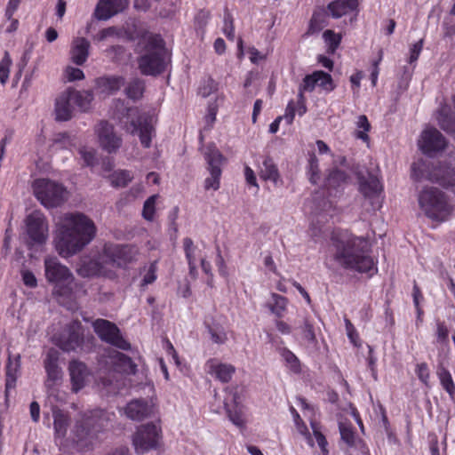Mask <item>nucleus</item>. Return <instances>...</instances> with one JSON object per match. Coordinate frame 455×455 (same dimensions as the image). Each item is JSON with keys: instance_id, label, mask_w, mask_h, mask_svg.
<instances>
[{"instance_id": "nucleus-59", "label": "nucleus", "mask_w": 455, "mask_h": 455, "mask_svg": "<svg viewBox=\"0 0 455 455\" xmlns=\"http://www.w3.org/2000/svg\"><path fill=\"white\" fill-rule=\"evenodd\" d=\"M345 324H346V331H347L348 339L355 346H356V347L359 346V344H358L359 336H358V333L356 332L355 328L354 327V325L348 319H345Z\"/></svg>"}, {"instance_id": "nucleus-15", "label": "nucleus", "mask_w": 455, "mask_h": 455, "mask_svg": "<svg viewBox=\"0 0 455 455\" xmlns=\"http://www.w3.org/2000/svg\"><path fill=\"white\" fill-rule=\"evenodd\" d=\"M29 238L36 243H43L48 237V224L45 216L39 211L30 213L26 219Z\"/></svg>"}, {"instance_id": "nucleus-47", "label": "nucleus", "mask_w": 455, "mask_h": 455, "mask_svg": "<svg viewBox=\"0 0 455 455\" xmlns=\"http://www.w3.org/2000/svg\"><path fill=\"white\" fill-rule=\"evenodd\" d=\"M11 65L12 59L10 54L8 52H5L0 61V82L2 84H4L8 80Z\"/></svg>"}, {"instance_id": "nucleus-14", "label": "nucleus", "mask_w": 455, "mask_h": 455, "mask_svg": "<svg viewBox=\"0 0 455 455\" xmlns=\"http://www.w3.org/2000/svg\"><path fill=\"white\" fill-rule=\"evenodd\" d=\"M105 254L108 260L118 267H125L137 259L139 249L135 245H112L105 248Z\"/></svg>"}, {"instance_id": "nucleus-22", "label": "nucleus", "mask_w": 455, "mask_h": 455, "mask_svg": "<svg viewBox=\"0 0 455 455\" xmlns=\"http://www.w3.org/2000/svg\"><path fill=\"white\" fill-rule=\"evenodd\" d=\"M74 101L69 89L61 92L55 100V115L58 121H68L72 118Z\"/></svg>"}, {"instance_id": "nucleus-26", "label": "nucleus", "mask_w": 455, "mask_h": 455, "mask_svg": "<svg viewBox=\"0 0 455 455\" xmlns=\"http://www.w3.org/2000/svg\"><path fill=\"white\" fill-rule=\"evenodd\" d=\"M20 367V356L19 355L14 358V360H12L11 357H9L8 363L6 365V373H5L4 395H5L6 404H8L11 390L15 388Z\"/></svg>"}, {"instance_id": "nucleus-23", "label": "nucleus", "mask_w": 455, "mask_h": 455, "mask_svg": "<svg viewBox=\"0 0 455 455\" xmlns=\"http://www.w3.org/2000/svg\"><path fill=\"white\" fill-rule=\"evenodd\" d=\"M68 371L72 383V389L75 392H78L86 384L90 374L89 370L84 363L73 360L69 363Z\"/></svg>"}, {"instance_id": "nucleus-2", "label": "nucleus", "mask_w": 455, "mask_h": 455, "mask_svg": "<svg viewBox=\"0 0 455 455\" xmlns=\"http://www.w3.org/2000/svg\"><path fill=\"white\" fill-rule=\"evenodd\" d=\"M97 232L94 222L81 212L65 214L58 227L55 248L61 257L68 258L88 245Z\"/></svg>"}, {"instance_id": "nucleus-38", "label": "nucleus", "mask_w": 455, "mask_h": 455, "mask_svg": "<svg viewBox=\"0 0 455 455\" xmlns=\"http://www.w3.org/2000/svg\"><path fill=\"white\" fill-rule=\"evenodd\" d=\"M300 335L302 339L307 342L308 345L316 346L317 339L314 324L308 318H305L302 325L299 327Z\"/></svg>"}, {"instance_id": "nucleus-28", "label": "nucleus", "mask_w": 455, "mask_h": 455, "mask_svg": "<svg viewBox=\"0 0 455 455\" xmlns=\"http://www.w3.org/2000/svg\"><path fill=\"white\" fill-rule=\"evenodd\" d=\"M339 430L341 441L345 443L347 447L358 448L363 443V441L356 435L355 428L350 422H339Z\"/></svg>"}, {"instance_id": "nucleus-3", "label": "nucleus", "mask_w": 455, "mask_h": 455, "mask_svg": "<svg viewBox=\"0 0 455 455\" xmlns=\"http://www.w3.org/2000/svg\"><path fill=\"white\" fill-rule=\"evenodd\" d=\"M44 263L45 278L54 284L52 294L58 303L68 310H77V299L85 294V290L75 283L71 271L57 257L47 256Z\"/></svg>"}, {"instance_id": "nucleus-55", "label": "nucleus", "mask_w": 455, "mask_h": 455, "mask_svg": "<svg viewBox=\"0 0 455 455\" xmlns=\"http://www.w3.org/2000/svg\"><path fill=\"white\" fill-rule=\"evenodd\" d=\"M156 263H157L156 261L150 263V265L142 279L143 285L151 284L152 283H154L156 281V270H157Z\"/></svg>"}, {"instance_id": "nucleus-37", "label": "nucleus", "mask_w": 455, "mask_h": 455, "mask_svg": "<svg viewBox=\"0 0 455 455\" xmlns=\"http://www.w3.org/2000/svg\"><path fill=\"white\" fill-rule=\"evenodd\" d=\"M347 175L343 171L332 169L325 179L324 186L327 189H336L346 182Z\"/></svg>"}, {"instance_id": "nucleus-18", "label": "nucleus", "mask_w": 455, "mask_h": 455, "mask_svg": "<svg viewBox=\"0 0 455 455\" xmlns=\"http://www.w3.org/2000/svg\"><path fill=\"white\" fill-rule=\"evenodd\" d=\"M358 5V0H333L327 5V9L334 19H339L354 12V16L350 18V22L353 23L357 19Z\"/></svg>"}, {"instance_id": "nucleus-46", "label": "nucleus", "mask_w": 455, "mask_h": 455, "mask_svg": "<svg viewBox=\"0 0 455 455\" xmlns=\"http://www.w3.org/2000/svg\"><path fill=\"white\" fill-rule=\"evenodd\" d=\"M78 152L84 161V165L92 167L97 164L95 149L81 147Z\"/></svg>"}, {"instance_id": "nucleus-31", "label": "nucleus", "mask_w": 455, "mask_h": 455, "mask_svg": "<svg viewBox=\"0 0 455 455\" xmlns=\"http://www.w3.org/2000/svg\"><path fill=\"white\" fill-rule=\"evenodd\" d=\"M259 176L264 180H270L275 184H277L280 180V174L277 169L276 164L274 163L273 159L270 157H267L260 166Z\"/></svg>"}, {"instance_id": "nucleus-34", "label": "nucleus", "mask_w": 455, "mask_h": 455, "mask_svg": "<svg viewBox=\"0 0 455 455\" xmlns=\"http://www.w3.org/2000/svg\"><path fill=\"white\" fill-rule=\"evenodd\" d=\"M205 325L213 343L221 345L228 340L227 332L221 324L212 321V323L205 322Z\"/></svg>"}, {"instance_id": "nucleus-63", "label": "nucleus", "mask_w": 455, "mask_h": 455, "mask_svg": "<svg viewBox=\"0 0 455 455\" xmlns=\"http://www.w3.org/2000/svg\"><path fill=\"white\" fill-rule=\"evenodd\" d=\"M53 142L55 145H60V148H68L72 145V140L68 133H59L55 136Z\"/></svg>"}, {"instance_id": "nucleus-6", "label": "nucleus", "mask_w": 455, "mask_h": 455, "mask_svg": "<svg viewBox=\"0 0 455 455\" xmlns=\"http://www.w3.org/2000/svg\"><path fill=\"white\" fill-rule=\"evenodd\" d=\"M418 200L425 215L433 220L444 221L454 211L446 195L437 188H424L419 194Z\"/></svg>"}, {"instance_id": "nucleus-58", "label": "nucleus", "mask_w": 455, "mask_h": 455, "mask_svg": "<svg viewBox=\"0 0 455 455\" xmlns=\"http://www.w3.org/2000/svg\"><path fill=\"white\" fill-rule=\"evenodd\" d=\"M300 85L302 86L303 90H305L307 92H312L315 89V87L317 85V78H316L315 71L311 75L306 76Z\"/></svg>"}, {"instance_id": "nucleus-64", "label": "nucleus", "mask_w": 455, "mask_h": 455, "mask_svg": "<svg viewBox=\"0 0 455 455\" xmlns=\"http://www.w3.org/2000/svg\"><path fill=\"white\" fill-rule=\"evenodd\" d=\"M116 36H119L118 29L116 27H109V28H104V29L100 30L99 32V34L96 36V38L99 41H104L108 37Z\"/></svg>"}, {"instance_id": "nucleus-4", "label": "nucleus", "mask_w": 455, "mask_h": 455, "mask_svg": "<svg viewBox=\"0 0 455 455\" xmlns=\"http://www.w3.org/2000/svg\"><path fill=\"white\" fill-rule=\"evenodd\" d=\"M116 112L123 128L131 134H138L141 145L148 148L154 131L151 117L140 114L137 108L124 106V102L120 100L116 103Z\"/></svg>"}, {"instance_id": "nucleus-13", "label": "nucleus", "mask_w": 455, "mask_h": 455, "mask_svg": "<svg viewBox=\"0 0 455 455\" xmlns=\"http://www.w3.org/2000/svg\"><path fill=\"white\" fill-rule=\"evenodd\" d=\"M83 342L81 323L73 321L64 328L57 338L56 345L65 352H71L80 347Z\"/></svg>"}, {"instance_id": "nucleus-1", "label": "nucleus", "mask_w": 455, "mask_h": 455, "mask_svg": "<svg viewBox=\"0 0 455 455\" xmlns=\"http://www.w3.org/2000/svg\"><path fill=\"white\" fill-rule=\"evenodd\" d=\"M331 247L333 259L342 268L370 275L377 272L366 239L347 231L336 232L331 236Z\"/></svg>"}, {"instance_id": "nucleus-33", "label": "nucleus", "mask_w": 455, "mask_h": 455, "mask_svg": "<svg viewBox=\"0 0 455 455\" xmlns=\"http://www.w3.org/2000/svg\"><path fill=\"white\" fill-rule=\"evenodd\" d=\"M74 106H76L81 111H87L90 108L93 100V94L91 91H76L69 88Z\"/></svg>"}, {"instance_id": "nucleus-17", "label": "nucleus", "mask_w": 455, "mask_h": 455, "mask_svg": "<svg viewBox=\"0 0 455 455\" xmlns=\"http://www.w3.org/2000/svg\"><path fill=\"white\" fill-rule=\"evenodd\" d=\"M128 4V0H100L96 5L94 15L97 20H107L123 12Z\"/></svg>"}, {"instance_id": "nucleus-40", "label": "nucleus", "mask_w": 455, "mask_h": 455, "mask_svg": "<svg viewBox=\"0 0 455 455\" xmlns=\"http://www.w3.org/2000/svg\"><path fill=\"white\" fill-rule=\"evenodd\" d=\"M132 179L131 172L126 170L116 171L110 176L111 185L116 188L126 187Z\"/></svg>"}, {"instance_id": "nucleus-39", "label": "nucleus", "mask_w": 455, "mask_h": 455, "mask_svg": "<svg viewBox=\"0 0 455 455\" xmlns=\"http://www.w3.org/2000/svg\"><path fill=\"white\" fill-rule=\"evenodd\" d=\"M145 89L144 81L140 78H133L125 89L128 98L136 100L142 97Z\"/></svg>"}, {"instance_id": "nucleus-53", "label": "nucleus", "mask_w": 455, "mask_h": 455, "mask_svg": "<svg viewBox=\"0 0 455 455\" xmlns=\"http://www.w3.org/2000/svg\"><path fill=\"white\" fill-rule=\"evenodd\" d=\"M309 180L312 184H316L320 180L318 160L315 156H312L309 160Z\"/></svg>"}, {"instance_id": "nucleus-41", "label": "nucleus", "mask_w": 455, "mask_h": 455, "mask_svg": "<svg viewBox=\"0 0 455 455\" xmlns=\"http://www.w3.org/2000/svg\"><path fill=\"white\" fill-rule=\"evenodd\" d=\"M356 127L358 130L355 132V138L362 140L363 142H369L370 139L367 132L371 130V124L365 115L358 116Z\"/></svg>"}, {"instance_id": "nucleus-10", "label": "nucleus", "mask_w": 455, "mask_h": 455, "mask_svg": "<svg viewBox=\"0 0 455 455\" xmlns=\"http://www.w3.org/2000/svg\"><path fill=\"white\" fill-rule=\"evenodd\" d=\"M92 326L102 341L123 350L131 348V344L123 338L119 328L114 323L106 319H97Z\"/></svg>"}, {"instance_id": "nucleus-12", "label": "nucleus", "mask_w": 455, "mask_h": 455, "mask_svg": "<svg viewBox=\"0 0 455 455\" xmlns=\"http://www.w3.org/2000/svg\"><path fill=\"white\" fill-rule=\"evenodd\" d=\"M205 160L208 164L210 176L204 180V189L214 191L220 188V180L221 176L220 165L223 161V156L215 147H209L205 153Z\"/></svg>"}, {"instance_id": "nucleus-7", "label": "nucleus", "mask_w": 455, "mask_h": 455, "mask_svg": "<svg viewBox=\"0 0 455 455\" xmlns=\"http://www.w3.org/2000/svg\"><path fill=\"white\" fill-rule=\"evenodd\" d=\"M36 199L46 208H55L64 204L68 197L66 188L48 179H38L33 183Z\"/></svg>"}, {"instance_id": "nucleus-20", "label": "nucleus", "mask_w": 455, "mask_h": 455, "mask_svg": "<svg viewBox=\"0 0 455 455\" xmlns=\"http://www.w3.org/2000/svg\"><path fill=\"white\" fill-rule=\"evenodd\" d=\"M427 179L436 182L445 188L451 189L455 194V170L446 166L435 167L428 174Z\"/></svg>"}, {"instance_id": "nucleus-43", "label": "nucleus", "mask_w": 455, "mask_h": 455, "mask_svg": "<svg viewBox=\"0 0 455 455\" xmlns=\"http://www.w3.org/2000/svg\"><path fill=\"white\" fill-rule=\"evenodd\" d=\"M323 37L328 47V52L334 53L341 42V35L336 34L331 29H327L323 32Z\"/></svg>"}, {"instance_id": "nucleus-60", "label": "nucleus", "mask_w": 455, "mask_h": 455, "mask_svg": "<svg viewBox=\"0 0 455 455\" xmlns=\"http://www.w3.org/2000/svg\"><path fill=\"white\" fill-rule=\"evenodd\" d=\"M124 53V48L121 45H113L106 50L108 57L113 60H119Z\"/></svg>"}, {"instance_id": "nucleus-19", "label": "nucleus", "mask_w": 455, "mask_h": 455, "mask_svg": "<svg viewBox=\"0 0 455 455\" xmlns=\"http://www.w3.org/2000/svg\"><path fill=\"white\" fill-rule=\"evenodd\" d=\"M153 412V405L146 399H134L124 408L125 415L132 420H143Z\"/></svg>"}, {"instance_id": "nucleus-57", "label": "nucleus", "mask_w": 455, "mask_h": 455, "mask_svg": "<svg viewBox=\"0 0 455 455\" xmlns=\"http://www.w3.org/2000/svg\"><path fill=\"white\" fill-rule=\"evenodd\" d=\"M415 372L420 381H422L425 385L428 384L429 371L426 363H418Z\"/></svg>"}, {"instance_id": "nucleus-16", "label": "nucleus", "mask_w": 455, "mask_h": 455, "mask_svg": "<svg viewBox=\"0 0 455 455\" xmlns=\"http://www.w3.org/2000/svg\"><path fill=\"white\" fill-rule=\"evenodd\" d=\"M446 146L447 141L445 138L435 128L424 130L419 140V149L428 156L444 150Z\"/></svg>"}, {"instance_id": "nucleus-52", "label": "nucleus", "mask_w": 455, "mask_h": 455, "mask_svg": "<svg viewBox=\"0 0 455 455\" xmlns=\"http://www.w3.org/2000/svg\"><path fill=\"white\" fill-rule=\"evenodd\" d=\"M311 427H312L313 434L315 435V438L316 440L317 444L321 448L323 455H327L328 454V451H327L326 447H327L328 443L326 441L325 436L318 429V427H317L315 423L312 422L311 423Z\"/></svg>"}, {"instance_id": "nucleus-54", "label": "nucleus", "mask_w": 455, "mask_h": 455, "mask_svg": "<svg viewBox=\"0 0 455 455\" xmlns=\"http://www.w3.org/2000/svg\"><path fill=\"white\" fill-rule=\"evenodd\" d=\"M449 330L444 322L436 321V338L440 343H447Z\"/></svg>"}, {"instance_id": "nucleus-21", "label": "nucleus", "mask_w": 455, "mask_h": 455, "mask_svg": "<svg viewBox=\"0 0 455 455\" xmlns=\"http://www.w3.org/2000/svg\"><path fill=\"white\" fill-rule=\"evenodd\" d=\"M360 191L366 198L371 200L373 210L380 208L379 196L382 191V186L375 176H370L369 179L361 181Z\"/></svg>"}, {"instance_id": "nucleus-50", "label": "nucleus", "mask_w": 455, "mask_h": 455, "mask_svg": "<svg viewBox=\"0 0 455 455\" xmlns=\"http://www.w3.org/2000/svg\"><path fill=\"white\" fill-rule=\"evenodd\" d=\"M272 299L274 303L271 306L270 309L272 313H274L275 315L281 316L283 312L286 308L287 299L286 298L275 293L272 294Z\"/></svg>"}, {"instance_id": "nucleus-24", "label": "nucleus", "mask_w": 455, "mask_h": 455, "mask_svg": "<svg viewBox=\"0 0 455 455\" xmlns=\"http://www.w3.org/2000/svg\"><path fill=\"white\" fill-rule=\"evenodd\" d=\"M125 84V78L122 76H106L95 80V89L100 93L110 94L121 89Z\"/></svg>"}, {"instance_id": "nucleus-51", "label": "nucleus", "mask_w": 455, "mask_h": 455, "mask_svg": "<svg viewBox=\"0 0 455 455\" xmlns=\"http://www.w3.org/2000/svg\"><path fill=\"white\" fill-rule=\"evenodd\" d=\"M315 73L318 86L329 92L334 89L335 86L333 84L332 78L330 74L325 73L323 71H315Z\"/></svg>"}, {"instance_id": "nucleus-61", "label": "nucleus", "mask_w": 455, "mask_h": 455, "mask_svg": "<svg viewBox=\"0 0 455 455\" xmlns=\"http://www.w3.org/2000/svg\"><path fill=\"white\" fill-rule=\"evenodd\" d=\"M224 21H225L224 34L226 35V36L228 39L233 41L235 38V28H234L233 19H232L231 15L227 14L225 16Z\"/></svg>"}, {"instance_id": "nucleus-45", "label": "nucleus", "mask_w": 455, "mask_h": 455, "mask_svg": "<svg viewBox=\"0 0 455 455\" xmlns=\"http://www.w3.org/2000/svg\"><path fill=\"white\" fill-rule=\"evenodd\" d=\"M280 353L281 356L287 363V366L294 372H298L299 371V361L298 357L286 347L282 348Z\"/></svg>"}, {"instance_id": "nucleus-36", "label": "nucleus", "mask_w": 455, "mask_h": 455, "mask_svg": "<svg viewBox=\"0 0 455 455\" xmlns=\"http://www.w3.org/2000/svg\"><path fill=\"white\" fill-rule=\"evenodd\" d=\"M438 124L446 132L455 135V116L442 108L437 116Z\"/></svg>"}, {"instance_id": "nucleus-29", "label": "nucleus", "mask_w": 455, "mask_h": 455, "mask_svg": "<svg viewBox=\"0 0 455 455\" xmlns=\"http://www.w3.org/2000/svg\"><path fill=\"white\" fill-rule=\"evenodd\" d=\"M59 353L52 348L47 352L44 359V368L47 372L48 379L52 381L59 380L61 378V370L58 366Z\"/></svg>"}, {"instance_id": "nucleus-9", "label": "nucleus", "mask_w": 455, "mask_h": 455, "mask_svg": "<svg viewBox=\"0 0 455 455\" xmlns=\"http://www.w3.org/2000/svg\"><path fill=\"white\" fill-rule=\"evenodd\" d=\"M161 429L153 423L141 425L133 435L132 444L138 455H143L159 447Z\"/></svg>"}, {"instance_id": "nucleus-25", "label": "nucleus", "mask_w": 455, "mask_h": 455, "mask_svg": "<svg viewBox=\"0 0 455 455\" xmlns=\"http://www.w3.org/2000/svg\"><path fill=\"white\" fill-rule=\"evenodd\" d=\"M208 372L223 383L228 382L235 371V368L228 363H219L216 359L207 361Z\"/></svg>"}, {"instance_id": "nucleus-8", "label": "nucleus", "mask_w": 455, "mask_h": 455, "mask_svg": "<svg viewBox=\"0 0 455 455\" xmlns=\"http://www.w3.org/2000/svg\"><path fill=\"white\" fill-rule=\"evenodd\" d=\"M110 420V414L103 410L96 409L82 415L76 421L73 429L74 435L78 441H82L90 435H92L105 427Z\"/></svg>"}, {"instance_id": "nucleus-49", "label": "nucleus", "mask_w": 455, "mask_h": 455, "mask_svg": "<svg viewBox=\"0 0 455 455\" xmlns=\"http://www.w3.org/2000/svg\"><path fill=\"white\" fill-rule=\"evenodd\" d=\"M183 248L188 263L196 262L197 248L194 245L191 238L186 237L183 239Z\"/></svg>"}, {"instance_id": "nucleus-27", "label": "nucleus", "mask_w": 455, "mask_h": 455, "mask_svg": "<svg viewBox=\"0 0 455 455\" xmlns=\"http://www.w3.org/2000/svg\"><path fill=\"white\" fill-rule=\"evenodd\" d=\"M90 46L91 44L86 38H75L70 50L72 61L77 66H82L87 60Z\"/></svg>"}, {"instance_id": "nucleus-48", "label": "nucleus", "mask_w": 455, "mask_h": 455, "mask_svg": "<svg viewBox=\"0 0 455 455\" xmlns=\"http://www.w3.org/2000/svg\"><path fill=\"white\" fill-rule=\"evenodd\" d=\"M224 404L226 413L229 420L236 427H243L244 426V420L243 418L242 411L236 409V407L234 410H232L227 403H225Z\"/></svg>"}, {"instance_id": "nucleus-32", "label": "nucleus", "mask_w": 455, "mask_h": 455, "mask_svg": "<svg viewBox=\"0 0 455 455\" xmlns=\"http://www.w3.org/2000/svg\"><path fill=\"white\" fill-rule=\"evenodd\" d=\"M52 414L55 435L64 437L69 427L70 419L68 414L61 410H54Z\"/></svg>"}, {"instance_id": "nucleus-42", "label": "nucleus", "mask_w": 455, "mask_h": 455, "mask_svg": "<svg viewBox=\"0 0 455 455\" xmlns=\"http://www.w3.org/2000/svg\"><path fill=\"white\" fill-rule=\"evenodd\" d=\"M77 273L83 277L98 275L100 274V266L97 260H89L81 265L77 269Z\"/></svg>"}, {"instance_id": "nucleus-56", "label": "nucleus", "mask_w": 455, "mask_h": 455, "mask_svg": "<svg viewBox=\"0 0 455 455\" xmlns=\"http://www.w3.org/2000/svg\"><path fill=\"white\" fill-rule=\"evenodd\" d=\"M65 76L68 82L82 80L84 78L83 70L74 67H68L65 69Z\"/></svg>"}, {"instance_id": "nucleus-62", "label": "nucleus", "mask_w": 455, "mask_h": 455, "mask_svg": "<svg viewBox=\"0 0 455 455\" xmlns=\"http://www.w3.org/2000/svg\"><path fill=\"white\" fill-rule=\"evenodd\" d=\"M22 281L24 284L29 288H35L37 286V280L35 275L29 270H23L21 272Z\"/></svg>"}, {"instance_id": "nucleus-30", "label": "nucleus", "mask_w": 455, "mask_h": 455, "mask_svg": "<svg viewBox=\"0 0 455 455\" xmlns=\"http://www.w3.org/2000/svg\"><path fill=\"white\" fill-rule=\"evenodd\" d=\"M111 357L116 371L125 374H135L137 365L129 356L121 352L114 351Z\"/></svg>"}, {"instance_id": "nucleus-5", "label": "nucleus", "mask_w": 455, "mask_h": 455, "mask_svg": "<svg viewBox=\"0 0 455 455\" xmlns=\"http://www.w3.org/2000/svg\"><path fill=\"white\" fill-rule=\"evenodd\" d=\"M166 50L159 35H150L144 41V50L138 58V67L144 76H156L164 71Z\"/></svg>"}, {"instance_id": "nucleus-35", "label": "nucleus", "mask_w": 455, "mask_h": 455, "mask_svg": "<svg viewBox=\"0 0 455 455\" xmlns=\"http://www.w3.org/2000/svg\"><path fill=\"white\" fill-rule=\"evenodd\" d=\"M436 374L443 389L452 396L455 394V384L450 371L443 364H440Z\"/></svg>"}, {"instance_id": "nucleus-11", "label": "nucleus", "mask_w": 455, "mask_h": 455, "mask_svg": "<svg viewBox=\"0 0 455 455\" xmlns=\"http://www.w3.org/2000/svg\"><path fill=\"white\" fill-rule=\"evenodd\" d=\"M100 148L108 154H116L123 145L122 136L119 135L114 125L108 121L101 120L94 128Z\"/></svg>"}, {"instance_id": "nucleus-44", "label": "nucleus", "mask_w": 455, "mask_h": 455, "mask_svg": "<svg viewBox=\"0 0 455 455\" xmlns=\"http://www.w3.org/2000/svg\"><path fill=\"white\" fill-rule=\"evenodd\" d=\"M158 198V195H153L149 196L144 203L142 216L145 220L152 221L155 218L156 212V203Z\"/></svg>"}]
</instances>
